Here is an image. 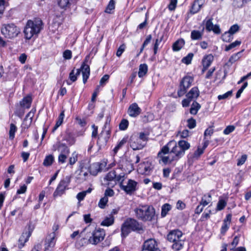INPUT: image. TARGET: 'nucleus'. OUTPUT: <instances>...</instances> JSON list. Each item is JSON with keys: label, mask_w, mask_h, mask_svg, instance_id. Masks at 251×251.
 <instances>
[{"label": "nucleus", "mask_w": 251, "mask_h": 251, "mask_svg": "<svg viewBox=\"0 0 251 251\" xmlns=\"http://www.w3.org/2000/svg\"><path fill=\"white\" fill-rule=\"evenodd\" d=\"M42 21L39 18L28 20L24 30L25 38L29 40L34 36L37 35L42 29Z\"/></svg>", "instance_id": "obj_1"}, {"label": "nucleus", "mask_w": 251, "mask_h": 251, "mask_svg": "<svg viewBox=\"0 0 251 251\" xmlns=\"http://www.w3.org/2000/svg\"><path fill=\"white\" fill-rule=\"evenodd\" d=\"M134 212L138 219L144 222L151 221L155 214L154 208L149 205H140L134 209Z\"/></svg>", "instance_id": "obj_2"}, {"label": "nucleus", "mask_w": 251, "mask_h": 251, "mask_svg": "<svg viewBox=\"0 0 251 251\" xmlns=\"http://www.w3.org/2000/svg\"><path fill=\"white\" fill-rule=\"evenodd\" d=\"M167 240L173 243L172 248L176 251L182 249L185 242V238L182 232L178 229L170 231L167 235Z\"/></svg>", "instance_id": "obj_3"}, {"label": "nucleus", "mask_w": 251, "mask_h": 251, "mask_svg": "<svg viewBox=\"0 0 251 251\" xmlns=\"http://www.w3.org/2000/svg\"><path fill=\"white\" fill-rule=\"evenodd\" d=\"M2 34L6 38L16 37L20 33V29L14 24H4L1 28Z\"/></svg>", "instance_id": "obj_4"}, {"label": "nucleus", "mask_w": 251, "mask_h": 251, "mask_svg": "<svg viewBox=\"0 0 251 251\" xmlns=\"http://www.w3.org/2000/svg\"><path fill=\"white\" fill-rule=\"evenodd\" d=\"M105 231L100 228L96 229L92 232L87 233L86 238L90 244L96 245L102 241L105 236Z\"/></svg>", "instance_id": "obj_5"}, {"label": "nucleus", "mask_w": 251, "mask_h": 251, "mask_svg": "<svg viewBox=\"0 0 251 251\" xmlns=\"http://www.w3.org/2000/svg\"><path fill=\"white\" fill-rule=\"evenodd\" d=\"M158 158L160 163L164 164H170L174 161L178 160L174 154L169 150L168 147L166 146L162 147L161 151L158 153Z\"/></svg>", "instance_id": "obj_6"}, {"label": "nucleus", "mask_w": 251, "mask_h": 251, "mask_svg": "<svg viewBox=\"0 0 251 251\" xmlns=\"http://www.w3.org/2000/svg\"><path fill=\"white\" fill-rule=\"evenodd\" d=\"M137 182L131 179L119 184L120 188L129 195H132L137 190Z\"/></svg>", "instance_id": "obj_7"}, {"label": "nucleus", "mask_w": 251, "mask_h": 251, "mask_svg": "<svg viewBox=\"0 0 251 251\" xmlns=\"http://www.w3.org/2000/svg\"><path fill=\"white\" fill-rule=\"evenodd\" d=\"M71 182V177L67 176L62 179L58 183L55 191L53 193L54 198L61 196L63 195L66 190L68 189V186Z\"/></svg>", "instance_id": "obj_8"}, {"label": "nucleus", "mask_w": 251, "mask_h": 251, "mask_svg": "<svg viewBox=\"0 0 251 251\" xmlns=\"http://www.w3.org/2000/svg\"><path fill=\"white\" fill-rule=\"evenodd\" d=\"M109 124L110 120L107 119L102 128V130L98 138V144L100 147L105 145L109 138V135H110Z\"/></svg>", "instance_id": "obj_9"}, {"label": "nucleus", "mask_w": 251, "mask_h": 251, "mask_svg": "<svg viewBox=\"0 0 251 251\" xmlns=\"http://www.w3.org/2000/svg\"><path fill=\"white\" fill-rule=\"evenodd\" d=\"M168 149L174 154L177 160L182 157L185 154L184 151L181 150L179 145L174 140L170 141L166 145Z\"/></svg>", "instance_id": "obj_10"}, {"label": "nucleus", "mask_w": 251, "mask_h": 251, "mask_svg": "<svg viewBox=\"0 0 251 251\" xmlns=\"http://www.w3.org/2000/svg\"><path fill=\"white\" fill-rule=\"evenodd\" d=\"M193 81L194 78L191 76H186L183 78L177 91L179 97L182 96L186 93L187 89L191 85Z\"/></svg>", "instance_id": "obj_11"}, {"label": "nucleus", "mask_w": 251, "mask_h": 251, "mask_svg": "<svg viewBox=\"0 0 251 251\" xmlns=\"http://www.w3.org/2000/svg\"><path fill=\"white\" fill-rule=\"evenodd\" d=\"M142 251H161L157 241L154 239L146 240L143 245Z\"/></svg>", "instance_id": "obj_12"}, {"label": "nucleus", "mask_w": 251, "mask_h": 251, "mask_svg": "<svg viewBox=\"0 0 251 251\" xmlns=\"http://www.w3.org/2000/svg\"><path fill=\"white\" fill-rule=\"evenodd\" d=\"M118 168L126 174H129L133 170V164L124 158H121L117 163Z\"/></svg>", "instance_id": "obj_13"}, {"label": "nucleus", "mask_w": 251, "mask_h": 251, "mask_svg": "<svg viewBox=\"0 0 251 251\" xmlns=\"http://www.w3.org/2000/svg\"><path fill=\"white\" fill-rule=\"evenodd\" d=\"M129 143L130 147L133 150H141L145 145V144L140 140L138 134H133L130 137Z\"/></svg>", "instance_id": "obj_14"}, {"label": "nucleus", "mask_w": 251, "mask_h": 251, "mask_svg": "<svg viewBox=\"0 0 251 251\" xmlns=\"http://www.w3.org/2000/svg\"><path fill=\"white\" fill-rule=\"evenodd\" d=\"M54 232L50 234L47 238L45 243V251H50L54 247L56 243Z\"/></svg>", "instance_id": "obj_15"}, {"label": "nucleus", "mask_w": 251, "mask_h": 251, "mask_svg": "<svg viewBox=\"0 0 251 251\" xmlns=\"http://www.w3.org/2000/svg\"><path fill=\"white\" fill-rule=\"evenodd\" d=\"M116 175L114 171L109 172L104 178L105 184L109 187H113L116 185Z\"/></svg>", "instance_id": "obj_16"}, {"label": "nucleus", "mask_w": 251, "mask_h": 251, "mask_svg": "<svg viewBox=\"0 0 251 251\" xmlns=\"http://www.w3.org/2000/svg\"><path fill=\"white\" fill-rule=\"evenodd\" d=\"M105 166L106 163L105 162L101 163H94L90 166V173L92 175L96 176L98 172L104 170Z\"/></svg>", "instance_id": "obj_17"}, {"label": "nucleus", "mask_w": 251, "mask_h": 251, "mask_svg": "<svg viewBox=\"0 0 251 251\" xmlns=\"http://www.w3.org/2000/svg\"><path fill=\"white\" fill-rule=\"evenodd\" d=\"M126 221L131 230L139 231L143 230L142 225L136 220L129 218L126 219Z\"/></svg>", "instance_id": "obj_18"}, {"label": "nucleus", "mask_w": 251, "mask_h": 251, "mask_svg": "<svg viewBox=\"0 0 251 251\" xmlns=\"http://www.w3.org/2000/svg\"><path fill=\"white\" fill-rule=\"evenodd\" d=\"M141 109L136 103H133L131 104L127 110L128 114L132 117L138 116L141 113Z\"/></svg>", "instance_id": "obj_19"}, {"label": "nucleus", "mask_w": 251, "mask_h": 251, "mask_svg": "<svg viewBox=\"0 0 251 251\" xmlns=\"http://www.w3.org/2000/svg\"><path fill=\"white\" fill-rule=\"evenodd\" d=\"M213 56L210 54L203 57L202 60V64L203 66L202 72L205 71L211 64L213 61Z\"/></svg>", "instance_id": "obj_20"}, {"label": "nucleus", "mask_w": 251, "mask_h": 251, "mask_svg": "<svg viewBox=\"0 0 251 251\" xmlns=\"http://www.w3.org/2000/svg\"><path fill=\"white\" fill-rule=\"evenodd\" d=\"M151 170V164L149 162H145L140 164L139 171L141 174L148 175Z\"/></svg>", "instance_id": "obj_21"}, {"label": "nucleus", "mask_w": 251, "mask_h": 251, "mask_svg": "<svg viewBox=\"0 0 251 251\" xmlns=\"http://www.w3.org/2000/svg\"><path fill=\"white\" fill-rule=\"evenodd\" d=\"M88 176L87 172L85 171L83 168H82L76 172V178L78 180V182L81 183L87 179Z\"/></svg>", "instance_id": "obj_22"}, {"label": "nucleus", "mask_w": 251, "mask_h": 251, "mask_svg": "<svg viewBox=\"0 0 251 251\" xmlns=\"http://www.w3.org/2000/svg\"><path fill=\"white\" fill-rule=\"evenodd\" d=\"M80 72H82L83 75V81L84 83H85L90 75V68L89 66L83 63L81 67Z\"/></svg>", "instance_id": "obj_23"}, {"label": "nucleus", "mask_w": 251, "mask_h": 251, "mask_svg": "<svg viewBox=\"0 0 251 251\" xmlns=\"http://www.w3.org/2000/svg\"><path fill=\"white\" fill-rule=\"evenodd\" d=\"M200 95V91L197 87L192 88L187 94L186 97L190 100L196 99Z\"/></svg>", "instance_id": "obj_24"}, {"label": "nucleus", "mask_w": 251, "mask_h": 251, "mask_svg": "<svg viewBox=\"0 0 251 251\" xmlns=\"http://www.w3.org/2000/svg\"><path fill=\"white\" fill-rule=\"evenodd\" d=\"M204 2V0H196L194 1L191 9V12L192 14H195L199 11L201 6Z\"/></svg>", "instance_id": "obj_25"}, {"label": "nucleus", "mask_w": 251, "mask_h": 251, "mask_svg": "<svg viewBox=\"0 0 251 251\" xmlns=\"http://www.w3.org/2000/svg\"><path fill=\"white\" fill-rule=\"evenodd\" d=\"M30 236V233L25 232L22 234L19 239L18 245L19 248L21 249L25 246V244L28 240Z\"/></svg>", "instance_id": "obj_26"}, {"label": "nucleus", "mask_w": 251, "mask_h": 251, "mask_svg": "<svg viewBox=\"0 0 251 251\" xmlns=\"http://www.w3.org/2000/svg\"><path fill=\"white\" fill-rule=\"evenodd\" d=\"M34 115V112L30 111L25 116L24 121L23 123V126L24 128H27L31 124L32 118Z\"/></svg>", "instance_id": "obj_27"}, {"label": "nucleus", "mask_w": 251, "mask_h": 251, "mask_svg": "<svg viewBox=\"0 0 251 251\" xmlns=\"http://www.w3.org/2000/svg\"><path fill=\"white\" fill-rule=\"evenodd\" d=\"M206 29L208 31L212 30L215 33H220V29L219 27L217 25H214L211 20H208L205 25Z\"/></svg>", "instance_id": "obj_28"}, {"label": "nucleus", "mask_w": 251, "mask_h": 251, "mask_svg": "<svg viewBox=\"0 0 251 251\" xmlns=\"http://www.w3.org/2000/svg\"><path fill=\"white\" fill-rule=\"evenodd\" d=\"M185 45L184 39L181 38L176 41L173 45L172 49L174 51L180 50Z\"/></svg>", "instance_id": "obj_29"}, {"label": "nucleus", "mask_w": 251, "mask_h": 251, "mask_svg": "<svg viewBox=\"0 0 251 251\" xmlns=\"http://www.w3.org/2000/svg\"><path fill=\"white\" fill-rule=\"evenodd\" d=\"M57 146V150L60 152V154H69L70 149L65 144L58 143Z\"/></svg>", "instance_id": "obj_30"}, {"label": "nucleus", "mask_w": 251, "mask_h": 251, "mask_svg": "<svg viewBox=\"0 0 251 251\" xmlns=\"http://www.w3.org/2000/svg\"><path fill=\"white\" fill-rule=\"evenodd\" d=\"M203 31L194 30L191 31V38L193 40H200L202 38Z\"/></svg>", "instance_id": "obj_31"}, {"label": "nucleus", "mask_w": 251, "mask_h": 251, "mask_svg": "<svg viewBox=\"0 0 251 251\" xmlns=\"http://www.w3.org/2000/svg\"><path fill=\"white\" fill-rule=\"evenodd\" d=\"M128 224H127V222L126 220L124 222V223L122 225V227H121V232H122V236L123 237H126L128 235V234L131 231V229L129 227V226L127 225Z\"/></svg>", "instance_id": "obj_32"}, {"label": "nucleus", "mask_w": 251, "mask_h": 251, "mask_svg": "<svg viewBox=\"0 0 251 251\" xmlns=\"http://www.w3.org/2000/svg\"><path fill=\"white\" fill-rule=\"evenodd\" d=\"M116 1L115 0H110L104 12L106 13L112 14L115 8Z\"/></svg>", "instance_id": "obj_33"}, {"label": "nucleus", "mask_w": 251, "mask_h": 251, "mask_svg": "<svg viewBox=\"0 0 251 251\" xmlns=\"http://www.w3.org/2000/svg\"><path fill=\"white\" fill-rule=\"evenodd\" d=\"M148 70V66L146 64H142L139 66L138 76L142 77L144 76L147 73Z\"/></svg>", "instance_id": "obj_34"}, {"label": "nucleus", "mask_w": 251, "mask_h": 251, "mask_svg": "<svg viewBox=\"0 0 251 251\" xmlns=\"http://www.w3.org/2000/svg\"><path fill=\"white\" fill-rule=\"evenodd\" d=\"M65 140L69 146L73 145L75 142V138L71 132H68L65 138Z\"/></svg>", "instance_id": "obj_35"}, {"label": "nucleus", "mask_w": 251, "mask_h": 251, "mask_svg": "<svg viewBox=\"0 0 251 251\" xmlns=\"http://www.w3.org/2000/svg\"><path fill=\"white\" fill-rule=\"evenodd\" d=\"M177 143L179 145L181 150H182L184 153L186 151L188 150L190 148V143L185 140H180Z\"/></svg>", "instance_id": "obj_36"}, {"label": "nucleus", "mask_w": 251, "mask_h": 251, "mask_svg": "<svg viewBox=\"0 0 251 251\" xmlns=\"http://www.w3.org/2000/svg\"><path fill=\"white\" fill-rule=\"evenodd\" d=\"M80 70H73L69 75V78L72 82H75L77 79V76L80 75Z\"/></svg>", "instance_id": "obj_37"}, {"label": "nucleus", "mask_w": 251, "mask_h": 251, "mask_svg": "<svg viewBox=\"0 0 251 251\" xmlns=\"http://www.w3.org/2000/svg\"><path fill=\"white\" fill-rule=\"evenodd\" d=\"M31 100V97L28 96L23 99V100L21 102V105L25 108H29L30 106Z\"/></svg>", "instance_id": "obj_38"}, {"label": "nucleus", "mask_w": 251, "mask_h": 251, "mask_svg": "<svg viewBox=\"0 0 251 251\" xmlns=\"http://www.w3.org/2000/svg\"><path fill=\"white\" fill-rule=\"evenodd\" d=\"M114 220L113 216L112 215H109L104 219V220L101 222V225L108 226L113 224Z\"/></svg>", "instance_id": "obj_39"}, {"label": "nucleus", "mask_w": 251, "mask_h": 251, "mask_svg": "<svg viewBox=\"0 0 251 251\" xmlns=\"http://www.w3.org/2000/svg\"><path fill=\"white\" fill-rule=\"evenodd\" d=\"M201 108V105L196 101H194L191 105L190 112L191 114L196 115Z\"/></svg>", "instance_id": "obj_40"}, {"label": "nucleus", "mask_w": 251, "mask_h": 251, "mask_svg": "<svg viewBox=\"0 0 251 251\" xmlns=\"http://www.w3.org/2000/svg\"><path fill=\"white\" fill-rule=\"evenodd\" d=\"M171 209L172 206L170 204L168 203H165L163 204L161 208V216L162 217H165L167 215L168 212L170 211Z\"/></svg>", "instance_id": "obj_41"}, {"label": "nucleus", "mask_w": 251, "mask_h": 251, "mask_svg": "<svg viewBox=\"0 0 251 251\" xmlns=\"http://www.w3.org/2000/svg\"><path fill=\"white\" fill-rule=\"evenodd\" d=\"M54 160V158L53 156L51 154H50L46 156L43 164L45 166L48 167L52 164Z\"/></svg>", "instance_id": "obj_42"}, {"label": "nucleus", "mask_w": 251, "mask_h": 251, "mask_svg": "<svg viewBox=\"0 0 251 251\" xmlns=\"http://www.w3.org/2000/svg\"><path fill=\"white\" fill-rule=\"evenodd\" d=\"M227 204V200L220 198L217 205V210H222L223 209Z\"/></svg>", "instance_id": "obj_43"}, {"label": "nucleus", "mask_w": 251, "mask_h": 251, "mask_svg": "<svg viewBox=\"0 0 251 251\" xmlns=\"http://www.w3.org/2000/svg\"><path fill=\"white\" fill-rule=\"evenodd\" d=\"M128 138L127 137L123 138L117 144V145L113 149V151L115 154L117 153L119 150L121 149L127 141Z\"/></svg>", "instance_id": "obj_44"}, {"label": "nucleus", "mask_w": 251, "mask_h": 251, "mask_svg": "<svg viewBox=\"0 0 251 251\" xmlns=\"http://www.w3.org/2000/svg\"><path fill=\"white\" fill-rule=\"evenodd\" d=\"M65 115H64V111H63L61 112L58 118L57 119V121H56V124L53 129V130H55L63 123V119L64 118Z\"/></svg>", "instance_id": "obj_45"}, {"label": "nucleus", "mask_w": 251, "mask_h": 251, "mask_svg": "<svg viewBox=\"0 0 251 251\" xmlns=\"http://www.w3.org/2000/svg\"><path fill=\"white\" fill-rule=\"evenodd\" d=\"M211 201V197L210 195H204L202 198L200 203L203 207L209 204Z\"/></svg>", "instance_id": "obj_46"}, {"label": "nucleus", "mask_w": 251, "mask_h": 251, "mask_svg": "<svg viewBox=\"0 0 251 251\" xmlns=\"http://www.w3.org/2000/svg\"><path fill=\"white\" fill-rule=\"evenodd\" d=\"M17 130L16 126L13 124H11L10 126V130L9 132V138L11 140L13 139L15 137V133Z\"/></svg>", "instance_id": "obj_47"}, {"label": "nucleus", "mask_w": 251, "mask_h": 251, "mask_svg": "<svg viewBox=\"0 0 251 251\" xmlns=\"http://www.w3.org/2000/svg\"><path fill=\"white\" fill-rule=\"evenodd\" d=\"M193 56V53H189L185 57H183L181 61L182 63L186 65L190 64L191 63V61L192 60Z\"/></svg>", "instance_id": "obj_48"}, {"label": "nucleus", "mask_w": 251, "mask_h": 251, "mask_svg": "<svg viewBox=\"0 0 251 251\" xmlns=\"http://www.w3.org/2000/svg\"><path fill=\"white\" fill-rule=\"evenodd\" d=\"M245 3L244 0H233L232 6L235 8H242Z\"/></svg>", "instance_id": "obj_49"}, {"label": "nucleus", "mask_w": 251, "mask_h": 251, "mask_svg": "<svg viewBox=\"0 0 251 251\" xmlns=\"http://www.w3.org/2000/svg\"><path fill=\"white\" fill-rule=\"evenodd\" d=\"M222 38L224 41L228 42L233 39V35L230 32L227 31L222 35Z\"/></svg>", "instance_id": "obj_50"}, {"label": "nucleus", "mask_w": 251, "mask_h": 251, "mask_svg": "<svg viewBox=\"0 0 251 251\" xmlns=\"http://www.w3.org/2000/svg\"><path fill=\"white\" fill-rule=\"evenodd\" d=\"M72 0H59V6L62 8H65L69 6Z\"/></svg>", "instance_id": "obj_51"}, {"label": "nucleus", "mask_w": 251, "mask_h": 251, "mask_svg": "<svg viewBox=\"0 0 251 251\" xmlns=\"http://www.w3.org/2000/svg\"><path fill=\"white\" fill-rule=\"evenodd\" d=\"M241 43V42L240 41H235V42L231 43L230 44L226 46L225 50L228 51L231 50L232 49H233L237 46H239V45H240Z\"/></svg>", "instance_id": "obj_52"}, {"label": "nucleus", "mask_w": 251, "mask_h": 251, "mask_svg": "<svg viewBox=\"0 0 251 251\" xmlns=\"http://www.w3.org/2000/svg\"><path fill=\"white\" fill-rule=\"evenodd\" d=\"M189 131L188 129H183L182 131L178 132L177 136H179L181 138H186L189 136Z\"/></svg>", "instance_id": "obj_53"}, {"label": "nucleus", "mask_w": 251, "mask_h": 251, "mask_svg": "<svg viewBox=\"0 0 251 251\" xmlns=\"http://www.w3.org/2000/svg\"><path fill=\"white\" fill-rule=\"evenodd\" d=\"M241 57V52H238L237 53L233 54L229 59V62L231 64L235 62Z\"/></svg>", "instance_id": "obj_54"}, {"label": "nucleus", "mask_w": 251, "mask_h": 251, "mask_svg": "<svg viewBox=\"0 0 251 251\" xmlns=\"http://www.w3.org/2000/svg\"><path fill=\"white\" fill-rule=\"evenodd\" d=\"M203 149L200 147H198L197 150L195 151L193 154V158L198 159L204 152Z\"/></svg>", "instance_id": "obj_55"}, {"label": "nucleus", "mask_w": 251, "mask_h": 251, "mask_svg": "<svg viewBox=\"0 0 251 251\" xmlns=\"http://www.w3.org/2000/svg\"><path fill=\"white\" fill-rule=\"evenodd\" d=\"M128 126V121L127 120L123 119L121 121L119 125V128L121 130H125L127 128Z\"/></svg>", "instance_id": "obj_56"}, {"label": "nucleus", "mask_w": 251, "mask_h": 251, "mask_svg": "<svg viewBox=\"0 0 251 251\" xmlns=\"http://www.w3.org/2000/svg\"><path fill=\"white\" fill-rule=\"evenodd\" d=\"M187 126L190 129H193L195 128L196 126V122L195 119L193 118H190L187 120Z\"/></svg>", "instance_id": "obj_57"}, {"label": "nucleus", "mask_w": 251, "mask_h": 251, "mask_svg": "<svg viewBox=\"0 0 251 251\" xmlns=\"http://www.w3.org/2000/svg\"><path fill=\"white\" fill-rule=\"evenodd\" d=\"M108 198L106 197H104L101 198L98 204L99 206L101 208H103L105 206L106 204L108 202Z\"/></svg>", "instance_id": "obj_58"}, {"label": "nucleus", "mask_w": 251, "mask_h": 251, "mask_svg": "<svg viewBox=\"0 0 251 251\" xmlns=\"http://www.w3.org/2000/svg\"><path fill=\"white\" fill-rule=\"evenodd\" d=\"M125 172L120 174L119 175H116V178H115V181L116 184L117 183V182H119L120 184H121L122 182H125Z\"/></svg>", "instance_id": "obj_59"}, {"label": "nucleus", "mask_w": 251, "mask_h": 251, "mask_svg": "<svg viewBox=\"0 0 251 251\" xmlns=\"http://www.w3.org/2000/svg\"><path fill=\"white\" fill-rule=\"evenodd\" d=\"M235 129V126L233 125L228 126L224 129L223 133L225 135H228L233 132Z\"/></svg>", "instance_id": "obj_60"}, {"label": "nucleus", "mask_w": 251, "mask_h": 251, "mask_svg": "<svg viewBox=\"0 0 251 251\" xmlns=\"http://www.w3.org/2000/svg\"><path fill=\"white\" fill-rule=\"evenodd\" d=\"M77 160V154L75 152L72 153V156L69 158V164L74 165Z\"/></svg>", "instance_id": "obj_61"}, {"label": "nucleus", "mask_w": 251, "mask_h": 251, "mask_svg": "<svg viewBox=\"0 0 251 251\" xmlns=\"http://www.w3.org/2000/svg\"><path fill=\"white\" fill-rule=\"evenodd\" d=\"M239 238L237 236H235L232 242L230 243L229 246L231 247L230 250H233L237 246L239 243Z\"/></svg>", "instance_id": "obj_62"}, {"label": "nucleus", "mask_w": 251, "mask_h": 251, "mask_svg": "<svg viewBox=\"0 0 251 251\" xmlns=\"http://www.w3.org/2000/svg\"><path fill=\"white\" fill-rule=\"evenodd\" d=\"M177 0H170L169 4L168 5V8L170 10H174L176 6Z\"/></svg>", "instance_id": "obj_63"}, {"label": "nucleus", "mask_w": 251, "mask_h": 251, "mask_svg": "<svg viewBox=\"0 0 251 251\" xmlns=\"http://www.w3.org/2000/svg\"><path fill=\"white\" fill-rule=\"evenodd\" d=\"M230 226V224L223 223V225L221 228V233L224 235L227 231Z\"/></svg>", "instance_id": "obj_64"}]
</instances>
